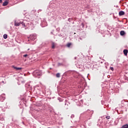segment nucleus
I'll list each match as a JSON object with an SVG mask.
<instances>
[{
  "mask_svg": "<svg viewBox=\"0 0 128 128\" xmlns=\"http://www.w3.org/2000/svg\"><path fill=\"white\" fill-rule=\"evenodd\" d=\"M28 40H34L36 38V34H30L29 37L28 38Z\"/></svg>",
  "mask_w": 128,
  "mask_h": 128,
  "instance_id": "nucleus-1",
  "label": "nucleus"
},
{
  "mask_svg": "<svg viewBox=\"0 0 128 128\" xmlns=\"http://www.w3.org/2000/svg\"><path fill=\"white\" fill-rule=\"evenodd\" d=\"M14 24L15 26H20L22 24V22L16 20L14 21Z\"/></svg>",
  "mask_w": 128,
  "mask_h": 128,
  "instance_id": "nucleus-2",
  "label": "nucleus"
},
{
  "mask_svg": "<svg viewBox=\"0 0 128 128\" xmlns=\"http://www.w3.org/2000/svg\"><path fill=\"white\" fill-rule=\"evenodd\" d=\"M12 68H14V69L16 70H22V68H18L14 66H13Z\"/></svg>",
  "mask_w": 128,
  "mask_h": 128,
  "instance_id": "nucleus-3",
  "label": "nucleus"
},
{
  "mask_svg": "<svg viewBox=\"0 0 128 128\" xmlns=\"http://www.w3.org/2000/svg\"><path fill=\"white\" fill-rule=\"evenodd\" d=\"M8 2L7 1H5L3 4H2V6H8Z\"/></svg>",
  "mask_w": 128,
  "mask_h": 128,
  "instance_id": "nucleus-4",
  "label": "nucleus"
},
{
  "mask_svg": "<svg viewBox=\"0 0 128 128\" xmlns=\"http://www.w3.org/2000/svg\"><path fill=\"white\" fill-rule=\"evenodd\" d=\"M124 14V11H120L119 12V16H122Z\"/></svg>",
  "mask_w": 128,
  "mask_h": 128,
  "instance_id": "nucleus-5",
  "label": "nucleus"
},
{
  "mask_svg": "<svg viewBox=\"0 0 128 128\" xmlns=\"http://www.w3.org/2000/svg\"><path fill=\"white\" fill-rule=\"evenodd\" d=\"M128 50H124V56H128Z\"/></svg>",
  "mask_w": 128,
  "mask_h": 128,
  "instance_id": "nucleus-6",
  "label": "nucleus"
},
{
  "mask_svg": "<svg viewBox=\"0 0 128 128\" xmlns=\"http://www.w3.org/2000/svg\"><path fill=\"white\" fill-rule=\"evenodd\" d=\"M120 36H124V34H126V32H124V30H122L120 32Z\"/></svg>",
  "mask_w": 128,
  "mask_h": 128,
  "instance_id": "nucleus-7",
  "label": "nucleus"
},
{
  "mask_svg": "<svg viewBox=\"0 0 128 128\" xmlns=\"http://www.w3.org/2000/svg\"><path fill=\"white\" fill-rule=\"evenodd\" d=\"M122 128H128V124H125V125H124Z\"/></svg>",
  "mask_w": 128,
  "mask_h": 128,
  "instance_id": "nucleus-8",
  "label": "nucleus"
},
{
  "mask_svg": "<svg viewBox=\"0 0 128 128\" xmlns=\"http://www.w3.org/2000/svg\"><path fill=\"white\" fill-rule=\"evenodd\" d=\"M70 46H72V43H68L67 44H66V46L68 48H70Z\"/></svg>",
  "mask_w": 128,
  "mask_h": 128,
  "instance_id": "nucleus-9",
  "label": "nucleus"
},
{
  "mask_svg": "<svg viewBox=\"0 0 128 128\" xmlns=\"http://www.w3.org/2000/svg\"><path fill=\"white\" fill-rule=\"evenodd\" d=\"M56 78H60V74L58 73L56 74Z\"/></svg>",
  "mask_w": 128,
  "mask_h": 128,
  "instance_id": "nucleus-10",
  "label": "nucleus"
},
{
  "mask_svg": "<svg viewBox=\"0 0 128 128\" xmlns=\"http://www.w3.org/2000/svg\"><path fill=\"white\" fill-rule=\"evenodd\" d=\"M4 38L5 40L6 39V38H8V34H4Z\"/></svg>",
  "mask_w": 128,
  "mask_h": 128,
  "instance_id": "nucleus-11",
  "label": "nucleus"
},
{
  "mask_svg": "<svg viewBox=\"0 0 128 128\" xmlns=\"http://www.w3.org/2000/svg\"><path fill=\"white\" fill-rule=\"evenodd\" d=\"M21 24H22V26H24H24H26V24L24 22H22Z\"/></svg>",
  "mask_w": 128,
  "mask_h": 128,
  "instance_id": "nucleus-12",
  "label": "nucleus"
},
{
  "mask_svg": "<svg viewBox=\"0 0 128 128\" xmlns=\"http://www.w3.org/2000/svg\"><path fill=\"white\" fill-rule=\"evenodd\" d=\"M56 46L54 45V43L52 42V48H54Z\"/></svg>",
  "mask_w": 128,
  "mask_h": 128,
  "instance_id": "nucleus-13",
  "label": "nucleus"
},
{
  "mask_svg": "<svg viewBox=\"0 0 128 128\" xmlns=\"http://www.w3.org/2000/svg\"><path fill=\"white\" fill-rule=\"evenodd\" d=\"M106 118L107 120H110V116H106Z\"/></svg>",
  "mask_w": 128,
  "mask_h": 128,
  "instance_id": "nucleus-14",
  "label": "nucleus"
},
{
  "mask_svg": "<svg viewBox=\"0 0 128 128\" xmlns=\"http://www.w3.org/2000/svg\"><path fill=\"white\" fill-rule=\"evenodd\" d=\"M28 54H26L24 55L23 56H24V58H26V56H28Z\"/></svg>",
  "mask_w": 128,
  "mask_h": 128,
  "instance_id": "nucleus-15",
  "label": "nucleus"
},
{
  "mask_svg": "<svg viewBox=\"0 0 128 128\" xmlns=\"http://www.w3.org/2000/svg\"><path fill=\"white\" fill-rule=\"evenodd\" d=\"M110 70H111L114 71V68L113 67H110Z\"/></svg>",
  "mask_w": 128,
  "mask_h": 128,
  "instance_id": "nucleus-16",
  "label": "nucleus"
},
{
  "mask_svg": "<svg viewBox=\"0 0 128 128\" xmlns=\"http://www.w3.org/2000/svg\"><path fill=\"white\" fill-rule=\"evenodd\" d=\"M2 0H0V4H2Z\"/></svg>",
  "mask_w": 128,
  "mask_h": 128,
  "instance_id": "nucleus-17",
  "label": "nucleus"
},
{
  "mask_svg": "<svg viewBox=\"0 0 128 128\" xmlns=\"http://www.w3.org/2000/svg\"><path fill=\"white\" fill-rule=\"evenodd\" d=\"M58 66H60V64L59 63V64H58Z\"/></svg>",
  "mask_w": 128,
  "mask_h": 128,
  "instance_id": "nucleus-18",
  "label": "nucleus"
},
{
  "mask_svg": "<svg viewBox=\"0 0 128 128\" xmlns=\"http://www.w3.org/2000/svg\"><path fill=\"white\" fill-rule=\"evenodd\" d=\"M28 41L30 42V40H28Z\"/></svg>",
  "mask_w": 128,
  "mask_h": 128,
  "instance_id": "nucleus-19",
  "label": "nucleus"
}]
</instances>
